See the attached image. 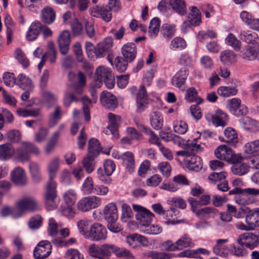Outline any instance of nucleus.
Segmentation results:
<instances>
[{"mask_svg":"<svg viewBox=\"0 0 259 259\" xmlns=\"http://www.w3.org/2000/svg\"><path fill=\"white\" fill-rule=\"evenodd\" d=\"M88 253L92 257L99 259H110L113 253L119 257L130 256L131 255L130 251L126 248L107 243L102 244L92 243L89 245Z\"/></svg>","mask_w":259,"mask_h":259,"instance_id":"nucleus-1","label":"nucleus"},{"mask_svg":"<svg viewBox=\"0 0 259 259\" xmlns=\"http://www.w3.org/2000/svg\"><path fill=\"white\" fill-rule=\"evenodd\" d=\"M95 75L94 85L96 88H100L103 81L109 89H111L114 87V76L110 69L103 66H99L96 69Z\"/></svg>","mask_w":259,"mask_h":259,"instance_id":"nucleus-2","label":"nucleus"},{"mask_svg":"<svg viewBox=\"0 0 259 259\" xmlns=\"http://www.w3.org/2000/svg\"><path fill=\"white\" fill-rule=\"evenodd\" d=\"M30 153L38 155L40 151L34 144L23 142L20 147L15 150V157L19 161L25 162L30 159Z\"/></svg>","mask_w":259,"mask_h":259,"instance_id":"nucleus-3","label":"nucleus"},{"mask_svg":"<svg viewBox=\"0 0 259 259\" xmlns=\"http://www.w3.org/2000/svg\"><path fill=\"white\" fill-rule=\"evenodd\" d=\"M19 212L21 217L26 211L35 212L40 209L38 201L33 197L25 196L19 199L16 203Z\"/></svg>","mask_w":259,"mask_h":259,"instance_id":"nucleus-4","label":"nucleus"},{"mask_svg":"<svg viewBox=\"0 0 259 259\" xmlns=\"http://www.w3.org/2000/svg\"><path fill=\"white\" fill-rule=\"evenodd\" d=\"M56 188V182L47 183L44 200L46 208L49 210L56 208L59 202Z\"/></svg>","mask_w":259,"mask_h":259,"instance_id":"nucleus-5","label":"nucleus"},{"mask_svg":"<svg viewBox=\"0 0 259 259\" xmlns=\"http://www.w3.org/2000/svg\"><path fill=\"white\" fill-rule=\"evenodd\" d=\"M215 157L222 160H225L230 163H235L242 160V157L236 155L232 149L228 146L222 145L214 151Z\"/></svg>","mask_w":259,"mask_h":259,"instance_id":"nucleus-6","label":"nucleus"},{"mask_svg":"<svg viewBox=\"0 0 259 259\" xmlns=\"http://www.w3.org/2000/svg\"><path fill=\"white\" fill-rule=\"evenodd\" d=\"M107 238V230L103 225L99 223H95L90 226L86 239L98 242L105 241Z\"/></svg>","mask_w":259,"mask_h":259,"instance_id":"nucleus-7","label":"nucleus"},{"mask_svg":"<svg viewBox=\"0 0 259 259\" xmlns=\"http://www.w3.org/2000/svg\"><path fill=\"white\" fill-rule=\"evenodd\" d=\"M237 241L240 245L253 249L259 245V232L242 234L238 237Z\"/></svg>","mask_w":259,"mask_h":259,"instance_id":"nucleus-8","label":"nucleus"},{"mask_svg":"<svg viewBox=\"0 0 259 259\" xmlns=\"http://www.w3.org/2000/svg\"><path fill=\"white\" fill-rule=\"evenodd\" d=\"M205 119L215 126L224 127L227 125L228 116L222 110H217L214 113L207 112L204 115Z\"/></svg>","mask_w":259,"mask_h":259,"instance_id":"nucleus-9","label":"nucleus"},{"mask_svg":"<svg viewBox=\"0 0 259 259\" xmlns=\"http://www.w3.org/2000/svg\"><path fill=\"white\" fill-rule=\"evenodd\" d=\"M101 204V199L96 196L84 197L77 203L78 209L83 212L98 207Z\"/></svg>","mask_w":259,"mask_h":259,"instance_id":"nucleus-10","label":"nucleus"},{"mask_svg":"<svg viewBox=\"0 0 259 259\" xmlns=\"http://www.w3.org/2000/svg\"><path fill=\"white\" fill-rule=\"evenodd\" d=\"M133 208L137 211L136 218L141 225V227L146 226L151 223L154 216L151 212L139 205H134Z\"/></svg>","mask_w":259,"mask_h":259,"instance_id":"nucleus-11","label":"nucleus"},{"mask_svg":"<svg viewBox=\"0 0 259 259\" xmlns=\"http://www.w3.org/2000/svg\"><path fill=\"white\" fill-rule=\"evenodd\" d=\"M52 252V245L47 240L40 241L35 247L33 256L35 259H44L47 257Z\"/></svg>","mask_w":259,"mask_h":259,"instance_id":"nucleus-12","label":"nucleus"},{"mask_svg":"<svg viewBox=\"0 0 259 259\" xmlns=\"http://www.w3.org/2000/svg\"><path fill=\"white\" fill-rule=\"evenodd\" d=\"M227 106L229 111L236 116L246 115L248 113L247 107L241 105V100L238 98H233L228 100Z\"/></svg>","mask_w":259,"mask_h":259,"instance_id":"nucleus-13","label":"nucleus"},{"mask_svg":"<svg viewBox=\"0 0 259 259\" xmlns=\"http://www.w3.org/2000/svg\"><path fill=\"white\" fill-rule=\"evenodd\" d=\"M236 189H242L239 187H236L229 192V195H235L234 200L236 203L241 205H246L253 203L256 200L254 198L249 197L243 191H238Z\"/></svg>","mask_w":259,"mask_h":259,"instance_id":"nucleus-14","label":"nucleus"},{"mask_svg":"<svg viewBox=\"0 0 259 259\" xmlns=\"http://www.w3.org/2000/svg\"><path fill=\"white\" fill-rule=\"evenodd\" d=\"M101 104L106 109H115L118 106V103L115 96L112 93L104 91L102 92L100 97Z\"/></svg>","mask_w":259,"mask_h":259,"instance_id":"nucleus-15","label":"nucleus"},{"mask_svg":"<svg viewBox=\"0 0 259 259\" xmlns=\"http://www.w3.org/2000/svg\"><path fill=\"white\" fill-rule=\"evenodd\" d=\"M241 210L246 214L245 218L253 230L259 227V207L250 209L244 207L241 208Z\"/></svg>","mask_w":259,"mask_h":259,"instance_id":"nucleus-16","label":"nucleus"},{"mask_svg":"<svg viewBox=\"0 0 259 259\" xmlns=\"http://www.w3.org/2000/svg\"><path fill=\"white\" fill-rule=\"evenodd\" d=\"M71 42V36L70 32L67 30L63 31L58 38V44L60 53L62 55H66L69 50V46Z\"/></svg>","mask_w":259,"mask_h":259,"instance_id":"nucleus-17","label":"nucleus"},{"mask_svg":"<svg viewBox=\"0 0 259 259\" xmlns=\"http://www.w3.org/2000/svg\"><path fill=\"white\" fill-rule=\"evenodd\" d=\"M91 94L93 97V100L89 98L87 96H83L81 100L82 102V109L85 117V119L89 121L90 120V107L89 105L95 103L97 101V96L96 91L93 89L91 90Z\"/></svg>","mask_w":259,"mask_h":259,"instance_id":"nucleus-18","label":"nucleus"},{"mask_svg":"<svg viewBox=\"0 0 259 259\" xmlns=\"http://www.w3.org/2000/svg\"><path fill=\"white\" fill-rule=\"evenodd\" d=\"M108 117L109 118L108 128L110 131L113 136L117 139L119 138L118 128L120 124L121 117L120 116L116 115L112 113H108Z\"/></svg>","mask_w":259,"mask_h":259,"instance_id":"nucleus-19","label":"nucleus"},{"mask_svg":"<svg viewBox=\"0 0 259 259\" xmlns=\"http://www.w3.org/2000/svg\"><path fill=\"white\" fill-rule=\"evenodd\" d=\"M188 75V71L186 69H181L172 78L171 83L172 84L179 88L180 89L184 91L185 88L183 87L185 83V80Z\"/></svg>","mask_w":259,"mask_h":259,"instance_id":"nucleus-20","label":"nucleus"},{"mask_svg":"<svg viewBox=\"0 0 259 259\" xmlns=\"http://www.w3.org/2000/svg\"><path fill=\"white\" fill-rule=\"evenodd\" d=\"M60 166V158L55 157L52 158L47 165V170L49 174L48 182H55L54 179L56 178Z\"/></svg>","mask_w":259,"mask_h":259,"instance_id":"nucleus-21","label":"nucleus"},{"mask_svg":"<svg viewBox=\"0 0 259 259\" xmlns=\"http://www.w3.org/2000/svg\"><path fill=\"white\" fill-rule=\"evenodd\" d=\"M240 126L246 131L256 133L259 131V122L248 116L243 117L240 120Z\"/></svg>","mask_w":259,"mask_h":259,"instance_id":"nucleus-22","label":"nucleus"},{"mask_svg":"<svg viewBox=\"0 0 259 259\" xmlns=\"http://www.w3.org/2000/svg\"><path fill=\"white\" fill-rule=\"evenodd\" d=\"M137 110L142 112L148 104V95L145 86L141 85L137 97Z\"/></svg>","mask_w":259,"mask_h":259,"instance_id":"nucleus-23","label":"nucleus"},{"mask_svg":"<svg viewBox=\"0 0 259 259\" xmlns=\"http://www.w3.org/2000/svg\"><path fill=\"white\" fill-rule=\"evenodd\" d=\"M11 180L16 185L23 186L26 184L27 180L24 170L20 167L15 168L11 172Z\"/></svg>","mask_w":259,"mask_h":259,"instance_id":"nucleus-24","label":"nucleus"},{"mask_svg":"<svg viewBox=\"0 0 259 259\" xmlns=\"http://www.w3.org/2000/svg\"><path fill=\"white\" fill-rule=\"evenodd\" d=\"M77 82H73L70 84V89L76 95H81L83 92V89L86 85V78L84 74L79 72L77 75Z\"/></svg>","mask_w":259,"mask_h":259,"instance_id":"nucleus-25","label":"nucleus"},{"mask_svg":"<svg viewBox=\"0 0 259 259\" xmlns=\"http://www.w3.org/2000/svg\"><path fill=\"white\" fill-rule=\"evenodd\" d=\"M122 54L126 62H132L136 58L137 49L134 43H127L122 48Z\"/></svg>","mask_w":259,"mask_h":259,"instance_id":"nucleus-26","label":"nucleus"},{"mask_svg":"<svg viewBox=\"0 0 259 259\" xmlns=\"http://www.w3.org/2000/svg\"><path fill=\"white\" fill-rule=\"evenodd\" d=\"M40 19L45 24L50 25L55 20L56 12L52 7H45L41 11Z\"/></svg>","mask_w":259,"mask_h":259,"instance_id":"nucleus-27","label":"nucleus"},{"mask_svg":"<svg viewBox=\"0 0 259 259\" xmlns=\"http://www.w3.org/2000/svg\"><path fill=\"white\" fill-rule=\"evenodd\" d=\"M105 219L107 222L117 221L118 213L116 206L114 203H110L106 205L103 210Z\"/></svg>","mask_w":259,"mask_h":259,"instance_id":"nucleus-28","label":"nucleus"},{"mask_svg":"<svg viewBox=\"0 0 259 259\" xmlns=\"http://www.w3.org/2000/svg\"><path fill=\"white\" fill-rule=\"evenodd\" d=\"M42 24L38 21L33 22L30 26L26 34V38L29 41H33L38 37L41 29Z\"/></svg>","mask_w":259,"mask_h":259,"instance_id":"nucleus-29","label":"nucleus"},{"mask_svg":"<svg viewBox=\"0 0 259 259\" xmlns=\"http://www.w3.org/2000/svg\"><path fill=\"white\" fill-rule=\"evenodd\" d=\"M194 153H191L187 159L188 167L190 170L198 171L202 167V162L201 158L195 155Z\"/></svg>","mask_w":259,"mask_h":259,"instance_id":"nucleus-30","label":"nucleus"},{"mask_svg":"<svg viewBox=\"0 0 259 259\" xmlns=\"http://www.w3.org/2000/svg\"><path fill=\"white\" fill-rule=\"evenodd\" d=\"M180 213V211L177 208L170 207L169 209L166 211V221L164 224L166 225H175L183 222V220H175L174 217H176Z\"/></svg>","mask_w":259,"mask_h":259,"instance_id":"nucleus-31","label":"nucleus"},{"mask_svg":"<svg viewBox=\"0 0 259 259\" xmlns=\"http://www.w3.org/2000/svg\"><path fill=\"white\" fill-rule=\"evenodd\" d=\"M258 151L259 139L247 143L244 147V157L248 159L252 156L255 155V154Z\"/></svg>","mask_w":259,"mask_h":259,"instance_id":"nucleus-32","label":"nucleus"},{"mask_svg":"<svg viewBox=\"0 0 259 259\" xmlns=\"http://www.w3.org/2000/svg\"><path fill=\"white\" fill-rule=\"evenodd\" d=\"M169 4L172 9L181 16L186 14V5L184 0H169Z\"/></svg>","mask_w":259,"mask_h":259,"instance_id":"nucleus-33","label":"nucleus"},{"mask_svg":"<svg viewBox=\"0 0 259 259\" xmlns=\"http://www.w3.org/2000/svg\"><path fill=\"white\" fill-rule=\"evenodd\" d=\"M111 10L108 8L107 6L100 7L96 6L93 8L92 10V13H97L100 15L102 19L106 22H109L112 19Z\"/></svg>","mask_w":259,"mask_h":259,"instance_id":"nucleus-34","label":"nucleus"},{"mask_svg":"<svg viewBox=\"0 0 259 259\" xmlns=\"http://www.w3.org/2000/svg\"><path fill=\"white\" fill-rule=\"evenodd\" d=\"M15 153V149L10 144L0 145V159L5 161L10 158Z\"/></svg>","mask_w":259,"mask_h":259,"instance_id":"nucleus-35","label":"nucleus"},{"mask_svg":"<svg viewBox=\"0 0 259 259\" xmlns=\"http://www.w3.org/2000/svg\"><path fill=\"white\" fill-rule=\"evenodd\" d=\"M228 241V239H218L216 245L213 248L214 253L220 256H225L229 252L228 248L225 245Z\"/></svg>","mask_w":259,"mask_h":259,"instance_id":"nucleus-36","label":"nucleus"},{"mask_svg":"<svg viewBox=\"0 0 259 259\" xmlns=\"http://www.w3.org/2000/svg\"><path fill=\"white\" fill-rule=\"evenodd\" d=\"M258 43L254 44V45L249 46L244 52L242 53L241 57L247 60H253L256 58L257 51L258 48Z\"/></svg>","mask_w":259,"mask_h":259,"instance_id":"nucleus-37","label":"nucleus"},{"mask_svg":"<svg viewBox=\"0 0 259 259\" xmlns=\"http://www.w3.org/2000/svg\"><path fill=\"white\" fill-rule=\"evenodd\" d=\"M102 148L99 141L95 138L91 139L88 144V155L97 157Z\"/></svg>","mask_w":259,"mask_h":259,"instance_id":"nucleus-38","label":"nucleus"},{"mask_svg":"<svg viewBox=\"0 0 259 259\" xmlns=\"http://www.w3.org/2000/svg\"><path fill=\"white\" fill-rule=\"evenodd\" d=\"M202 151L201 146L199 144H197L195 141L191 142H188L187 144V148L186 150L180 151L178 152V154L182 156L189 157L191 153L200 152Z\"/></svg>","mask_w":259,"mask_h":259,"instance_id":"nucleus-39","label":"nucleus"},{"mask_svg":"<svg viewBox=\"0 0 259 259\" xmlns=\"http://www.w3.org/2000/svg\"><path fill=\"white\" fill-rule=\"evenodd\" d=\"M163 117L159 112H153L150 115V124L156 130H160L163 126Z\"/></svg>","mask_w":259,"mask_h":259,"instance_id":"nucleus-40","label":"nucleus"},{"mask_svg":"<svg viewBox=\"0 0 259 259\" xmlns=\"http://www.w3.org/2000/svg\"><path fill=\"white\" fill-rule=\"evenodd\" d=\"M121 159L126 166L128 171L132 173L135 169V159L133 153L131 152H126L121 155Z\"/></svg>","mask_w":259,"mask_h":259,"instance_id":"nucleus-41","label":"nucleus"},{"mask_svg":"<svg viewBox=\"0 0 259 259\" xmlns=\"http://www.w3.org/2000/svg\"><path fill=\"white\" fill-rule=\"evenodd\" d=\"M240 39L244 41L248 44H252L257 43V40L258 39L257 34L250 30L241 31L240 34Z\"/></svg>","mask_w":259,"mask_h":259,"instance_id":"nucleus-42","label":"nucleus"},{"mask_svg":"<svg viewBox=\"0 0 259 259\" xmlns=\"http://www.w3.org/2000/svg\"><path fill=\"white\" fill-rule=\"evenodd\" d=\"M146 255L151 259H171L175 257L172 253L150 250L146 253Z\"/></svg>","mask_w":259,"mask_h":259,"instance_id":"nucleus-43","label":"nucleus"},{"mask_svg":"<svg viewBox=\"0 0 259 259\" xmlns=\"http://www.w3.org/2000/svg\"><path fill=\"white\" fill-rule=\"evenodd\" d=\"M185 99L189 102H196L197 104H201L203 102V99L198 97L197 92L193 87L186 90Z\"/></svg>","mask_w":259,"mask_h":259,"instance_id":"nucleus-44","label":"nucleus"},{"mask_svg":"<svg viewBox=\"0 0 259 259\" xmlns=\"http://www.w3.org/2000/svg\"><path fill=\"white\" fill-rule=\"evenodd\" d=\"M29 168L33 181L36 183L40 182L41 177L39 165L35 162H31L29 163Z\"/></svg>","mask_w":259,"mask_h":259,"instance_id":"nucleus-45","label":"nucleus"},{"mask_svg":"<svg viewBox=\"0 0 259 259\" xmlns=\"http://www.w3.org/2000/svg\"><path fill=\"white\" fill-rule=\"evenodd\" d=\"M0 214L2 217L6 218L11 215L14 219H18L21 217V213L19 212L17 207L13 208L7 206L1 209Z\"/></svg>","mask_w":259,"mask_h":259,"instance_id":"nucleus-46","label":"nucleus"},{"mask_svg":"<svg viewBox=\"0 0 259 259\" xmlns=\"http://www.w3.org/2000/svg\"><path fill=\"white\" fill-rule=\"evenodd\" d=\"M236 55L232 51L225 50L220 54V60L224 64H230L235 61Z\"/></svg>","mask_w":259,"mask_h":259,"instance_id":"nucleus-47","label":"nucleus"},{"mask_svg":"<svg viewBox=\"0 0 259 259\" xmlns=\"http://www.w3.org/2000/svg\"><path fill=\"white\" fill-rule=\"evenodd\" d=\"M16 83L23 90L30 89L32 87V81L23 74H20L16 78Z\"/></svg>","mask_w":259,"mask_h":259,"instance_id":"nucleus-48","label":"nucleus"},{"mask_svg":"<svg viewBox=\"0 0 259 259\" xmlns=\"http://www.w3.org/2000/svg\"><path fill=\"white\" fill-rule=\"evenodd\" d=\"M49 125L50 127H53L56 125L62 117L61 107L59 106H56L54 111L49 115Z\"/></svg>","mask_w":259,"mask_h":259,"instance_id":"nucleus-49","label":"nucleus"},{"mask_svg":"<svg viewBox=\"0 0 259 259\" xmlns=\"http://www.w3.org/2000/svg\"><path fill=\"white\" fill-rule=\"evenodd\" d=\"M90 221L88 219L80 220L77 223V227L79 232L87 238L89 233V227H90Z\"/></svg>","mask_w":259,"mask_h":259,"instance_id":"nucleus-50","label":"nucleus"},{"mask_svg":"<svg viewBox=\"0 0 259 259\" xmlns=\"http://www.w3.org/2000/svg\"><path fill=\"white\" fill-rule=\"evenodd\" d=\"M160 21L158 18H153L150 22L148 32L151 37H155L157 36L160 28Z\"/></svg>","mask_w":259,"mask_h":259,"instance_id":"nucleus-51","label":"nucleus"},{"mask_svg":"<svg viewBox=\"0 0 259 259\" xmlns=\"http://www.w3.org/2000/svg\"><path fill=\"white\" fill-rule=\"evenodd\" d=\"M59 135L60 134L58 132H55L47 143L45 149V152L47 155L51 154L54 150Z\"/></svg>","mask_w":259,"mask_h":259,"instance_id":"nucleus-52","label":"nucleus"},{"mask_svg":"<svg viewBox=\"0 0 259 259\" xmlns=\"http://www.w3.org/2000/svg\"><path fill=\"white\" fill-rule=\"evenodd\" d=\"M238 90L236 87L231 86L220 87L218 89V93L224 97H229L232 96H235L237 94Z\"/></svg>","mask_w":259,"mask_h":259,"instance_id":"nucleus-53","label":"nucleus"},{"mask_svg":"<svg viewBox=\"0 0 259 259\" xmlns=\"http://www.w3.org/2000/svg\"><path fill=\"white\" fill-rule=\"evenodd\" d=\"M178 250L194 246L191 239L188 235H184L176 243Z\"/></svg>","mask_w":259,"mask_h":259,"instance_id":"nucleus-54","label":"nucleus"},{"mask_svg":"<svg viewBox=\"0 0 259 259\" xmlns=\"http://www.w3.org/2000/svg\"><path fill=\"white\" fill-rule=\"evenodd\" d=\"M241 160L235 163H233L234 165L232 167V171L234 174L242 176L246 174L249 171V166L245 163L239 164Z\"/></svg>","mask_w":259,"mask_h":259,"instance_id":"nucleus-55","label":"nucleus"},{"mask_svg":"<svg viewBox=\"0 0 259 259\" xmlns=\"http://www.w3.org/2000/svg\"><path fill=\"white\" fill-rule=\"evenodd\" d=\"M186 41L180 37L174 38L170 42V49L173 51H180L186 48Z\"/></svg>","mask_w":259,"mask_h":259,"instance_id":"nucleus-56","label":"nucleus"},{"mask_svg":"<svg viewBox=\"0 0 259 259\" xmlns=\"http://www.w3.org/2000/svg\"><path fill=\"white\" fill-rule=\"evenodd\" d=\"M141 231L143 233L149 235H158L160 234L162 231V228L157 225L148 224L144 227H140Z\"/></svg>","mask_w":259,"mask_h":259,"instance_id":"nucleus-57","label":"nucleus"},{"mask_svg":"<svg viewBox=\"0 0 259 259\" xmlns=\"http://www.w3.org/2000/svg\"><path fill=\"white\" fill-rule=\"evenodd\" d=\"M192 17L191 24L194 26L199 25L201 23V15L200 11L195 6L191 7L190 8Z\"/></svg>","mask_w":259,"mask_h":259,"instance_id":"nucleus-58","label":"nucleus"},{"mask_svg":"<svg viewBox=\"0 0 259 259\" xmlns=\"http://www.w3.org/2000/svg\"><path fill=\"white\" fill-rule=\"evenodd\" d=\"M5 23L7 27L6 35L7 44L9 45L12 41L13 30L11 27L14 25V23L11 17L9 15H7L6 16L5 19Z\"/></svg>","mask_w":259,"mask_h":259,"instance_id":"nucleus-59","label":"nucleus"},{"mask_svg":"<svg viewBox=\"0 0 259 259\" xmlns=\"http://www.w3.org/2000/svg\"><path fill=\"white\" fill-rule=\"evenodd\" d=\"M42 97L45 103L48 108L54 105L57 101V97L52 92L49 91H44L42 93Z\"/></svg>","mask_w":259,"mask_h":259,"instance_id":"nucleus-60","label":"nucleus"},{"mask_svg":"<svg viewBox=\"0 0 259 259\" xmlns=\"http://www.w3.org/2000/svg\"><path fill=\"white\" fill-rule=\"evenodd\" d=\"M96 157L94 156L89 155L88 154L87 156L83 158L82 160L83 166L88 174L91 173L94 169L95 162L94 159Z\"/></svg>","mask_w":259,"mask_h":259,"instance_id":"nucleus-61","label":"nucleus"},{"mask_svg":"<svg viewBox=\"0 0 259 259\" xmlns=\"http://www.w3.org/2000/svg\"><path fill=\"white\" fill-rule=\"evenodd\" d=\"M63 200L69 206H72L76 200V193L74 190L70 189L63 194Z\"/></svg>","mask_w":259,"mask_h":259,"instance_id":"nucleus-62","label":"nucleus"},{"mask_svg":"<svg viewBox=\"0 0 259 259\" xmlns=\"http://www.w3.org/2000/svg\"><path fill=\"white\" fill-rule=\"evenodd\" d=\"M225 41L228 45L232 47L236 51H239L241 48L240 41L231 33H229L226 38Z\"/></svg>","mask_w":259,"mask_h":259,"instance_id":"nucleus-63","label":"nucleus"},{"mask_svg":"<svg viewBox=\"0 0 259 259\" xmlns=\"http://www.w3.org/2000/svg\"><path fill=\"white\" fill-rule=\"evenodd\" d=\"M64 257L68 259H84L83 254L78 249L74 248L67 249L65 253Z\"/></svg>","mask_w":259,"mask_h":259,"instance_id":"nucleus-64","label":"nucleus"}]
</instances>
